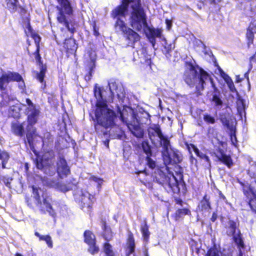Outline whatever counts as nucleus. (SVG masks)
<instances>
[{
    "label": "nucleus",
    "mask_w": 256,
    "mask_h": 256,
    "mask_svg": "<svg viewBox=\"0 0 256 256\" xmlns=\"http://www.w3.org/2000/svg\"><path fill=\"white\" fill-rule=\"evenodd\" d=\"M108 86V89L106 88V90L100 87L98 84L94 88V94L96 99L94 110L97 122L95 126L96 130H99L100 126L111 130L115 125L116 114L108 108L106 102H113L115 96L122 103L128 101L124 88L120 82L111 80Z\"/></svg>",
    "instance_id": "1"
},
{
    "label": "nucleus",
    "mask_w": 256,
    "mask_h": 256,
    "mask_svg": "<svg viewBox=\"0 0 256 256\" xmlns=\"http://www.w3.org/2000/svg\"><path fill=\"white\" fill-rule=\"evenodd\" d=\"M132 3V11L130 17V25L138 31L144 30L153 47L156 44V38L162 37L160 29L150 28L146 22V16L140 3V0H122V4L113 10V16H124L128 10V4Z\"/></svg>",
    "instance_id": "2"
},
{
    "label": "nucleus",
    "mask_w": 256,
    "mask_h": 256,
    "mask_svg": "<svg viewBox=\"0 0 256 256\" xmlns=\"http://www.w3.org/2000/svg\"><path fill=\"white\" fill-rule=\"evenodd\" d=\"M144 153L146 155L147 165L152 169L156 168V162L150 156H156L158 152H160L166 165L180 163L182 160L180 152L174 150L171 145H141Z\"/></svg>",
    "instance_id": "3"
},
{
    "label": "nucleus",
    "mask_w": 256,
    "mask_h": 256,
    "mask_svg": "<svg viewBox=\"0 0 256 256\" xmlns=\"http://www.w3.org/2000/svg\"><path fill=\"white\" fill-rule=\"evenodd\" d=\"M195 62H186L182 75V79L190 88H195L196 92H200L209 84L213 85L210 76Z\"/></svg>",
    "instance_id": "4"
},
{
    "label": "nucleus",
    "mask_w": 256,
    "mask_h": 256,
    "mask_svg": "<svg viewBox=\"0 0 256 256\" xmlns=\"http://www.w3.org/2000/svg\"><path fill=\"white\" fill-rule=\"evenodd\" d=\"M124 108L120 112V118L122 122L126 124L128 130L137 138H142L144 135V130L142 125L150 121V116L144 110H139L136 114L133 110L128 108Z\"/></svg>",
    "instance_id": "5"
},
{
    "label": "nucleus",
    "mask_w": 256,
    "mask_h": 256,
    "mask_svg": "<svg viewBox=\"0 0 256 256\" xmlns=\"http://www.w3.org/2000/svg\"><path fill=\"white\" fill-rule=\"evenodd\" d=\"M30 150L38 156L34 161V164L38 169L44 173L52 175L54 173L50 168L53 164L52 158L54 157V152L49 145H42L40 151L36 150L34 145H30Z\"/></svg>",
    "instance_id": "6"
},
{
    "label": "nucleus",
    "mask_w": 256,
    "mask_h": 256,
    "mask_svg": "<svg viewBox=\"0 0 256 256\" xmlns=\"http://www.w3.org/2000/svg\"><path fill=\"white\" fill-rule=\"evenodd\" d=\"M24 106H26L24 112L27 116L26 138L28 144H32L34 142V139L36 136V129L34 125L39 118L40 110L29 98L26 100V104Z\"/></svg>",
    "instance_id": "7"
},
{
    "label": "nucleus",
    "mask_w": 256,
    "mask_h": 256,
    "mask_svg": "<svg viewBox=\"0 0 256 256\" xmlns=\"http://www.w3.org/2000/svg\"><path fill=\"white\" fill-rule=\"evenodd\" d=\"M60 6H58V12L57 20L64 26L72 33L74 32V22L72 18V9L68 0H58Z\"/></svg>",
    "instance_id": "8"
},
{
    "label": "nucleus",
    "mask_w": 256,
    "mask_h": 256,
    "mask_svg": "<svg viewBox=\"0 0 256 256\" xmlns=\"http://www.w3.org/2000/svg\"><path fill=\"white\" fill-rule=\"evenodd\" d=\"M32 190L33 199L34 200L35 204L38 210L42 214L48 213L50 216L55 218L56 216V213L50 203V198H45L44 196L40 198V195L42 193L40 189L33 187Z\"/></svg>",
    "instance_id": "9"
},
{
    "label": "nucleus",
    "mask_w": 256,
    "mask_h": 256,
    "mask_svg": "<svg viewBox=\"0 0 256 256\" xmlns=\"http://www.w3.org/2000/svg\"><path fill=\"white\" fill-rule=\"evenodd\" d=\"M112 13V16L114 18L118 17L116 22L114 28L116 31L118 32H121L124 34L126 40H128V46L134 48V44L135 43L138 42L140 40V36L132 29L128 28L124 21L119 17H124V16H114Z\"/></svg>",
    "instance_id": "10"
},
{
    "label": "nucleus",
    "mask_w": 256,
    "mask_h": 256,
    "mask_svg": "<svg viewBox=\"0 0 256 256\" xmlns=\"http://www.w3.org/2000/svg\"><path fill=\"white\" fill-rule=\"evenodd\" d=\"M241 186L244 196V204L248 206L250 210L256 214V188L252 184L246 185L242 182Z\"/></svg>",
    "instance_id": "11"
},
{
    "label": "nucleus",
    "mask_w": 256,
    "mask_h": 256,
    "mask_svg": "<svg viewBox=\"0 0 256 256\" xmlns=\"http://www.w3.org/2000/svg\"><path fill=\"white\" fill-rule=\"evenodd\" d=\"M14 81L18 82L19 88L22 90H24L25 84L22 76L17 72H10L3 74L0 78V90H5L8 83Z\"/></svg>",
    "instance_id": "12"
},
{
    "label": "nucleus",
    "mask_w": 256,
    "mask_h": 256,
    "mask_svg": "<svg viewBox=\"0 0 256 256\" xmlns=\"http://www.w3.org/2000/svg\"><path fill=\"white\" fill-rule=\"evenodd\" d=\"M148 132L152 144H170L169 138L163 134L158 125H152L148 128Z\"/></svg>",
    "instance_id": "13"
},
{
    "label": "nucleus",
    "mask_w": 256,
    "mask_h": 256,
    "mask_svg": "<svg viewBox=\"0 0 256 256\" xmlns=\"http://www.w3.org/2000/svg\"><path fill=\"white\" fill-rule=\"evenodd\" d=\"M220 120L223 126L230 131L232 144H236L238 142L236 136V121L231 118L228 114L222 112L220 114Z\"/></svg>",
    "instance_id": "14"
},
{
    "label": "nucleus",
    "mask_w": 256,
    "mask_h": 256,
    "mask_svg": "<svg viewBox=\"0 0 256 256\" xmlns=\"http://www.w3.org/2000/svg\"><path fill=\"white\" fill-rule=\"evenodd\" d=\"M212 153L220 161L226 164L228 168L230 167L232 164V159L229 156L226 154L224 145L216 146Z\"/></svg>",
    "instance_id": "15"
},
{
    "label": "nucleus",
    "mask_w": 256,
    "mask_h": 256,
    "mask_svg": "<svg viewBox=\"0 0 256 256\" xmlns=\"http://www.w3.org/2000/svg\"><path fill=\"white\" fill-rule=\"evenodd\" d=\"M74 196L76 201L79 203L82 208H89L91 206L92 200L90 198L91 195L88 192L81 190L75 194Z\"/></svg>",
    "instance_id": "16"
},
{
    "label": "nucleus",
    "mask_w": 256,
    "mask_h": 256,
    "mask_svg": "<svg viewBox=\"0 0 256 256\" xmlns=\"http://www.w3.org/2000/svg\"><path fill=\"white\" fill-rule=\"evenodd\" d=\"M84 242L89 246L88 251L92 254H97L99 248L96 244L95 236L90 230H86L84 233Z\"/></svg>",
    "instance_id": "17"
},
{
    "label": "nucleus",
    "mask_w": 256,
    "mask_h": 256,
    "mask_svg": "<svg viewBox=\"0 0 256 256\" xmlns=\"http://www.w3.org/2000/svg\"><path fill=\"white\" fill-rule=\"evenodd\" d=\"M228 225L230 231L228 232V234L232 236L233 240L240 252V230L238 229L236 232V224L233 220H230Z\"/></svg>",
    "instance_id": "18"
},
{
    "label": "nucleus",
    "mask_w": 256,
    "mask_h": 256,
    "mask_svg": "<svg viewBox=\"0 0 256 256\" xmlns=\"http://www.w3.org/2000/svg\"><path fill=\"white\" fill-rule=\"evenodd\" d=\"M57 172L61 178L66 176L70 173V169L67 164L66 160L63 156H59L57 162Z\"/></svg>",
    "instance_id": "19"
},
{
    "label": "nucleus",
    "mask_w": 256,
    "mask_h": 256,
    "mask_svg": "<svg viewBox=\"0 0 256 256\" xmlns=\"http://www.w3.org/2000/svg\"><path fill=\"white\" fill-rule=\"evenodd\" d=\"M254 33H256V18H254L251 21L247 28L246 38L248 47L254 42Z\"/></svg>",
    "instance_id": "20"
},
{
    "label": "nucleus",
    "mask_w": 256,
    "mask_h": 256,
    "mask_svg": "<svg viewBox=\"0 0 256 256\" xmlns=\"http://www.w3.org/2000/svg\"><path fill=\"white\" fill-rule=\"evenodd\" d=\"M169 176H170L166 175L159 168H158L152 174L154 181L162 185H164L168 182Z\"/></svg>",
    "instance_id": "21"
},
{
    "label": "nucleus",
    "mask_w": 256,
    "mask_h": 256,
    "mask_svg": "<svg viewBox=\"0 0 256 256\" xmlns=\"http://www.w3.org/2000/svg\"><path fill=\"white\" fill-rule=\"evenodd\" d=\"M210 196L205 194L202 199L200 201L198 208L200 211L208 212L212 208L210 202Z\"/></svg>",
    "instance_id": "22"
},
{
    "label": "nucleus",
    "mask_w": 256,
    "mask_h": 256,
    "mask_svg": "<svg viewBox=\"0 0 256 256\" xmlns=\"http://www.w3.org/2000/svg\"><path fill=\"white\" fill-rule=\"evenodd\" d=\"M220 76L224 78L226 84H228L230 90L232 92H236V94H238V96H239L238 93L235 88L234 84L231 79V78L226 74L224 71L222 70H220ZM240 100V97L238 98V100Z\"/></svg>",
    "instance_id": "23"
},
{
    "label": "nucleus",
    "mask_w": 256,
    "mask_h": 256,
    "mask_svg": "<svg viewBox=\"0 0 256 256\" xmlns=\"http://www.w3.org/2000/svg\"><path fill=\"white\" fill-rule=\"evenodd\" d=\"M26 124H27L26 122L22 124L19 123L13 124L12 125V130L16 134L22 136L25 130L27 132L26 130Z\"/></svg>",
    "instance_id": "24"
},
{
    "label": "nucleus",
    "mask_w": 256,
    "mask_h": 256,
    "mask_svg": "<svg viewBox=\"0 0 256 256\" xmlns=\"http://www.w3.org/2000/svg\"><path fill=\"white\" fill-rule=\"evenodd\" d=\"M161 40L162 44L164 47L162 52L164 54H166L174 48V44L173 42H168V40L162 37Z\"/></svg>",
    "instance_id": "25"
},
{
    "label": "nucleus",
    "mask_w": 256,
    "mask_h": 256,
    "mask_svg": "<svg viewBox=\"0 0 256 256\" xmlns=\"http://www.w3.org/2000/svg\"><path fill=\"white\" fill-rule=\"evenodd\" d=\"M165 184L168 186L173 190H176V189L180 190L178 180L173 174H170L168 180Z\"/></svg>",
    "instance_id": "26"
},
{
    "label": "nucleus",
    "mask_w": 256,
    "mask_h": 256,
    "mask_svg": "<svg viewBox=\"0 0 256 256\" xmlns=\"http://www.w3.org/2000/svg\"><path fill=\"white\" fill-rule=\"evenodd\" d=\"M248 102H246L244 100L241 98V120L242 122L243 121V118H242V114H244V121L245 123L246 122V113L245 110H246V109L248 108ZM245 129H246V132L247 128L246 126V124L243 126V130L244 131Z\"/></svg>",
    "instance_id": "27"
},
{
    "label": "nucleus",
    "mask_w": 256,
    "mask_h": 256,
    "mask_svg": "<svg viewBox=\"0 0 256 256\" xmlns=\"http://www.w3.org/2000/svg\"><path fill=\"white\" fill-rule=\"evenodd\" d=\"M18 0H6V8L10 12H14L17 10Z\"/></svg>",
    "instance_id": "28"
},
{
    "label": "nucleus",
    "mask_w": 256,
    "mask_h": 256,
    "mask_svg": "<svg viewBox=\"0 0 256 256\" xmlns=\"http://www.w3.org/2000/svg\"><path fill=\"white\" fill-rule=\"evenodd\" d=\"M55 186H56L58 190L62 192H66L72 190L75 186L72 184L68 183V184H66L62 182L56 184H55Z\"/></svg>",
    "instance_id": "29"
},
{
    "label": "nucleus",
    "mask_w": 256,
    "mask_h": 256,
    "mask_svg": "<svg viewBox=\"0 0 256 256\" xmlns=\"http://www.w3.org/2000/svg\"><path fill=\"white\" fill-rule=\"evenodd\" d=\"M103 250L104 252L105 256H116L112 246L109 243L106 242L104 244Z\"/></svg>",
    "instance_id": "30"
},
{
    "label": "nucleus",
    "mask_w": 256,
    "mask_h": 256,
    "mask_svg": "<svg viewBox=\"0 0 256 256\" xmlns=\"http://www.w3.org/2000/svg\"><path fill=\"white\" fill-rule=\"evenodd\" d=\"M64 47L68 50H74L77 48L75 40L74 39L66 40L64 43Z\"/></svg>",
    "instance_id": "31"
},
{
    "label": "nucleus",
    "mask_w": 256,
    "mask_h": 256,
    "mask_svg": "<svg viewBox=\"0 0 256 256\" xmlns=\"http://www.w3.org/2000/svg\"><path fill=\"white\" fill-rule=\"evenodd\" d=\"M128 244V254H132L134 251V240L132 234H129Z\"/></svg>",
    "instance_id": "32"
},
{
    "label": "nucleus",
    "mask_w": 256,
    "mask_h": 256,
    "mask_svg": "<svg viewBox=\"0 0 256 256\" xmlns=\"http://www.w3.org/2000/svg\"><path fill=\"white\" fill-rule=\"evenodd\" d=\"M144 50L142 48L136 50V52H134V60L136 61L140 59V62H142V60H144Z\"/></svg>",
    "instance_id": "33"
},
{
    "label": "nucleus",
    "mask_w": 256,
    "mask_h": 256,
    "mask_svg": "<svg viewBox=\"0 0 256 256\" xmlns=\"http://www.w3.org/2000/svg\"><path fill=\"white\" fill-rule=\"evenodd\" d=\"M250 247L249 246L245 245L241 238V256H249L250 254Z\"/></svg>",
    "instance_id": "34"
},
{
    "label": "nucleus",
    "mask_w": 256,
    "mask_h": 256,
    "mask_svg": "<svg viewBox=\"0 0 256 256\" xmlns=\"http://www.w3.org/2000/svg\"><path fill=\"white\" fill-rule=\"evenodd\" d=\"M141 231H142L144 240L146 241L148 240L149 238V236H150V232L148 231V227L146 224V222H144V225H142Z\"/></svg>",
    "instance_id": "35"
},
{
    "label": "nucleus",
    "mask_w": 256,
    "mask_h": 256,
    "mask_svg": "<svg viewBox=\"0 0 256 256\" xmlns=\"http://www.w3.org/2000/svg\"><path fill=\"white\" fill-rule=\"evenodd\" d=\"M104 232L103 233V238L106 241L110 240L112 238V233L109 228H107L104 224Z\"/></svg>",
    "instance_id": "36"
},
{
    "label": "nucleus",
    "mask_w": 256,
    "mask_h": 256,
    "mask_svg": "<svg viewBox=\"0 0 256 256\" xmlns=\"http://www.w3.org/2000/svg\"><path fill=\"white\" fill-rule=\"evenodd\" d=\"M46 67L42 66L40 68V72H38L36 74V78L40 82H42L44 80V78L45 76V74L46 72Z\"/></svg>",
    "instance_id": "37"
},
{
    "label": "nucleus",
    "mask_w": 256,
    "mask_h": 256,
    "mask_svg": "<svg viewBox=\"0 0 256 256\" xmlns=\"http://www.w3.org/2000/svg\"><path fill=\"white\" fill-rule=\"evenodd\" d=\"M190 211L187 208H179L176 212V218H180L186 214H188Z\"/></svg>",
    "instance_id": "38"
},
{
    "label": "nucleus",
    "mask_w": 256,
    "mask_h": 256,
    "mask_svg": "<svg viewBox=\"0 0 256 256\" xmlns=\"http://www.w3.org/2000/svg\"><path fill=\"white\" fill-rule=\"evenodd\" d=\"M204 120L208 124H214L216 122L214 118L208 114H204Z\"/></svg>",
    "instance_id": "39"
},
{
    "label": "nucleus",
    "mask_w": 256,
    "mask_h": 256,
    "mask_svg": "<svg viewBox=\"0 0 256 256\" xmlns=\"http://www.w3.org/2000/svg\"><path fill=\"white\" fill-rule=\"evenodd\" d=\"M212 100L214 102L215 106H216V108L218 109L220 108L222 104V102L220 98L215 94L213 96Z\"/></svg>",
    "instance_id": "40"
},
{
    "label": "nucleus",
    "mask_w": 256,
    "mask_h": 256,
    "mask_svg": "<svg viewBox=\"0 0 256 256\" xmlns=\"http://www.w3.org/2000/svg\"><path fill=\"white\" fill-rule=\"evenodd\" d=\"M221 253L216 248H211L208 251L206 256H220Z\"/></svg>",
    "instance_id": "41"
},
{
    "label": "nucleus",
    "mask_w": 256,
    "mask_h": 256,
    "mask_svg": "<svg viewBox=\"0 0 256 256\" xmlns=\"http://www.w3.org/2000/svg\"><path fill=\"white\" fill-rule=\"evenodd\" d=\"M249 4L250 10L256 14V0H248Z\"/></svg>",
    "instance_id": "42"
},
{
    "label": "nucleus",
    "mask_w": 256,
    "mask_h": 256,
    "mask_svg": "<svg viewBox=\"0 0 256 256\" xmlns=\"http://www.w3.org/2000/svg\"><path fill=\"white\" fill-rule=\"evenodd\" d=\"M52 142V136L49 132H46L44 134V138L42 139L43 144L50 143Z\"/></svg>",
    "instance_id": "43"
},
{
    "label": "nucleus",
    "mask_w": 256,
    "mask_h": 256,
    "mask_svg": "<svg viewBox=\"0 0 256 256\" xmlns=\"http://www.w3.org/2000/svg\"><path fill=\"white\" fill-rule=\"evenodd\" d=\"M195 45L197 46H198L200 47L201 48V50L204 52H206V46L204 45V44L200 40H196L195 41Z\"/></svg>",
    "instance_id": "44"
},
{
    "label": "nucleus",
    "mask_w": 256,
    "mask_h": 256,
    "mask_svg": "<svg viewBox=\"0 0 256 256\" xmlns=\"http://www.w3.org/2000/svg\"><path fill=\"white\" fill-rule=\"evenodd\" d=\"M250 66L252 68L253 64L256 66V51L249 58Z\"/></svg>",
    "instance_id": "45"
},
{
    "label": "nucleus",
    "mask_w": 256,
    "mask_h": 256,
    "mask_svg": "<svg viewBox=\"0 0 256 256\" xmlns=\"http://www.w3.org/2000/svg\"><path fill=\"white\" fill-rule=\"evenodd\" d=\"M2 182L8 188H10V183L12 180V178L9 177L4 176L2 179Z\"/></svg>",
    "instance_id": "46"
},
{
    "label": "nucleus",
    "mask_w": 256,
    "mask_h": 256,
    "mask_svg": "<svg viewBox=\"0 0 256 256\" xmlns=\"http://www.w3.org/2000/svg\"><path fill=\"white\" fill-rule=\"evenodd\" d=\"M19 110H20L18 106H10L9 110H10V112H16L15 114H12V116L16 117V116H18V114Z\"/></svg>",
    "instance_id": "47"
},
{
    "label": "nucleus",
    "mask_w": 256,
    "mask_h": 256,
    "mask_svg": "<svg viewBox=\"0 0 256 256\" xmlns=\"http://www.w3.org/2000/svg\"><path fill=\"white\" fill-rule=\"evenodd\" d=\"M45 179L44 181V184H47L50 186H55V182L50 178H44Z\"/></svg>",
    "instance_id": "48"
},
{
    "label": "nucleus",
    "mask_w": 256,
    "mask_h": 256,
    "mask_svg": "<svg viewBox=\"0 0 256 256\" xmlns=\"http://www.w3.org/2000/svg\"><path fill=\"white\" fill-rule=\"evenodd\" d=\"M46 244H48V246L50 248H52V242L51 238V237L48 235V236L46 237V238L44 240Z\"/></svg>",
    "instance_id": "49"
},
{
    "label": "nucleus",
    "mask_w": 256,
    "mask_h": 256,
    "mask_svg": "<svg viewBox=\"0 0 256 256\" xmlns=\"http://www.w3.org/2000/svg\"><path fill=\"white\" fill-rule=\"evenodd\" d=\"M91 180L97 182L99 186H100L102 183L103 182L102 179L94 176H92V177H91Z\"/></svg>",
    "instance_id": "50"
},
{
    "label": "nucleus",
    "mask_w": 256,
    "mask_h": 256,
    "mask_svg": "<svg viewBox=\"0 0 256 256\" xmlns=\"http://www.w3.org/2000/svg\"><path fill=\"white\" fill-rule=\"evenodd\" d=\"M34 235L36 236L37 237L39 238V239L40 240H45L46 238V237L48 236V235L46 236H43L37 232H34Z\"/></svg>",
    "instance_id": "51"
},
{
    "label": "nucleus",
    "mask_w": 256,
    "mask_h": 256,
    "mask_svg": "<svg viewBox=\"0 0 256 256\" xmlns=\"http://www.w3.org/2000/svg\"><path fill=\"white\" fill-rule=\"evenodd\" d=\"M32 198H26V202L27 203L28 206L30 208H33L34 206L32 204Z\"/></svg>",
    "instance_id": "52"
},
{
    "label": "nucleus",
    "mask_w": 256,
    "mask_h": 256,
    "mask_svg": "<svg viewBox=\"0 0 256 256\" xmlns=\"http://www.w3.org/2000/svg\"><path fill=\"white\" fill-rule=\"evenodd\" d=\"M217 218H218L217 214L215 212H214L212 214V216L210 218V220L212 222H214L216 221V220L217 219Z\"/></svg>",
    "instance_id": "53"
},
{
    "label": "nucleus",
    "mask_w": 256,
    "mask_h": 256,
    "mask_svg": "<svg viewBox=\"0 0 256 256\" xmlns=\"http://www.w3.org/2000/svg\"><path fill=\"white\" fill-rule=\"evenodd\" d=\"M190 146H192V147L194 149V152H196V154L198 155V156H200V151L198 150V149L196 148V146L194 145V144H192V145H190Z\"/></svg>",
    "instance_id": "54"
},
{
    "label": "nucleus",
    "mask_w": 256,
    "mask_h": 256,
    "mask_svg": "<svg viewBox=\"0 0 256 256\" xmlns=\"http://www.w3.org/2000/svg\"><path fill=\"white\" fill-rule=\"evenodd\" d=\"M36 54V58L37 59L40 57V54H39V46L38 44H36V50L35 52Z\"/></svg>",
    "instance_id": "55"
},
{
    "label": "nucleus",
    "mask_w": 256,
    "mask_h": 256,
    "mask_svg": "<svg viewBox=\"0 0 256 256\" xmlns=\"http://www.w3.org/2000/svg\"><path fill=\"white\" fill-rule=\"evenodd\" d=\"M34 38L35 42L36 43H38L40 42V37L38 35V34L34 35Z\"/></svg>",
    "instance_id": "56"
},
{
    "label": "nucleus",
    "mask_w": 256,
    "mask_h": 256,
    "mask_svg": "<svg viewBox=\"0 0 256 256\" xmlns=\"http://www.w3.org/2000/svg\"><path fill=\"white\" fill-rule=\"evenodd\" d=\"M166 24L167 25V28H168L169 30L170 27H171V26H172V22L170 20H166Z\"/></svg>",
    "instance_id": "57"
},
{
    "label": "nucleus",
    "mask_w": 256,
    "mask_h": 256,
    "mask_svg": "<svg viewBox=\"0 0 256 256\" xmlns=\"http://www.w3.org/2000/svg\"><path fill=\"white\" fill-rule=\"evenodd\" d=\"M212 2L216 4L220 1V0H211Z\"/></svg>",
    "instance_id": "58"
},
{
    "label": "nucleus",
    "mask_w": 256,
    "mask_h": 256,
    "mask_svg": "<svg viewBox=\"0 0 256 256\" xmlns=\"http://www.w3.org/2000/svg\"><path fill=\"white\" fill-rule=\"evenodd\" d=\"M244 76L248 80V72H246L245 74H244Z\"/></svg>",
    "instance_id": "59"
},
{
    "label": "nucleus",
    "mask_w": 256,
    "mask_h": 256,
    "mask_svg": "<svg viewBox=\"0 0 256 256\" xmlns=\"http://www.w3.org/2000/svg\"><path fill=\"white\" fill-rule=\"evenodd\" d=\"M205 158L207 162H209L210 160L208 156H205Z\"/></svg>",
    "instance_id": "60"
},
{
    "label": "nucleus",
    "mask_w": 256,
    "mask_h": 256,
    "mask_svg": "<svg viewBox=\"0 0 256 256\" xmlns=\"http://www.w3.org/2000/svg\"><path fill=\"white\" fill-rule=\"evenodd\" d=\"M220 196L224 199L225 198V196L222 194H220Z\"/></svg>",
    "instance_id": "61"
},
{
    "label": "nucleus",
    "mask_w": 256,
    "mask_h": 256,
    "mask_svg": "<svg viewBox=\"0 0 256 256\" xmlns=\"http://www.w3.org/2000/svg\"><path fill=\"white\" fill-rule=\"evenodd\" d=\"M16 256H22L21 254H20L16 253Z\"/></svg>",
    "instance_id": "62"
},
{
    "label": "nucleus",
    "mask_w": 256,
    "mask_h": 256,
    "mask_svg": "<svg viewBox=\"0 0 256 256\" xmlns=\"http://www.w3.org/2000/svg\"><path fill=\"white\" fill-rule=\"evenodd\" d=\"M236 82H240V80H239V76H237V78H236Z\"/></svg>",
    "instance_id": "63"
},
{
    "label": "nucleus",
    "mask_w": 256,
    "mask_h": 256,
    "mask_svg": "<svg viewBox=\"0 0 256 256\" xmlns=\"http://www.w3.org/2000/svg\"><path fill=\"white\" fill-rule=\"evenodd\" d=\"M145 256H148L147 252H146Z\"/></svg>",
    "instance_id": "64"
}]
</instances>
